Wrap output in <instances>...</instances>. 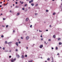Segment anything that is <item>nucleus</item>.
I'll list each match as a JSON object with an SVG mask.
<instances>
[{
    "label": "nucleus",
    "mask_w": 62,
    "mask_h": 62,
    "mask_svg": "<svg viewBox=\"0 0 62 62\" xmlns=\"http://www.w3.org/2000/svg\"><path fill=\"white\" fill-rule=\"evenodd\" d=\"M1 38H3L4 37V36L3 35H2L1 36Z\"/></svg>",
    "instance_id": "b1692460"
},
{
    "label": "nucleus",
    "mask_w": 62,
    "mask_h": 62,
    "mask_svg": "<svg viewBox=\"0 0 62 62\" xmlns=\"http://www.w3.org/2000/svg\"><path fill=\"white\" fill-rule=\"evenodd\" d=\"M56 50H57L58 49V48L57 47H56Z\"/></svg>",
    "instance_id": "c756f323"
},
{
    "label": "nucleus",
    "mask_w": 62,
    "mask_h": 62,
    "mask_svg": "<svg viewBox=\"0 0 62 62\" xmlns=\"http://www.w3.org/2000/svg\"><path fill=\"white\" fill-rule=\"evenodd\" d=\"M6 5V4H3V5H4V6H5V5Z\"/></svg>",
    "instance_id": "49530a36"
},
{
    "label": "nucleus",
    "mask_w": 62,
    "mask_h": 62,
    "mask_svg": "<svg viewBox=\"0 0 62 62\" xmlns=\"http://www.w3.org/2000/svg\"><path fill=\"white\" fill-rule=\"evenodd\" d=\"M42 47H43V45H41L39 47L40 48H42Z\"/></svg>",
    "instance_id": "f03ea898"
},
{
    "label": "nucleus",
    "mask_w": 62,
    "mask_h": 62,
    "mask_svg": "<svg viewBox=\"0 0 62 62\" xmlns=\"http://www.w3.org/2000/svg\"><path fill=\"white\" fill-rule=\"evenodd\" d=\"M22 58H24V56L23 55H22Z\"/></svg>",
    "instance_id": "1a4fd4ad"
},
{
    "label": "nucleus",
    "mask_w": 62,
    "mask_h": 62,
    "mask_svg": "<svg viewBox=\"0 0 62 62\" xmlns=\"http://www.w3.org/2000/svg\"><path fill=\"white\" fill-rule=\"evenodd\" d=\"M31 2H33V0H31Z\"/></svg>",
    "instance_id": "473e14b6"
},
{
    "label": "nucleus",
    "mask_w": 62,
    "mask_h": 62,
    "mask_svg": "<svg viewBox=\"0 0 62 62\" xmlns=\"http://www.w3.org/2000/svg\"><path fill=\"white\" fill-rule=\"evenodd\" d=\"M31 5L32 6H33L34 5V4L33 3H32L31 4Z\"/></svg>",
    "instance_id": "f8f14e48"
},
{
    "label": "nucleus",
    "mask_w": 62,
    "mask_h": 62,
    "mask_svg": "<svg viewBox=\"0 0 62 62\" xmlns=\"http://www.w3.org/2000/svg\"><path fill=\"white\" fill-rule=\"evenodd\" d=\"M16 59H14L13 60L14 61H15V60H16Z\"/></svg>",
    "instance_id": "c9c22d12"
},
{
    "label": "nucleus",
    "mask_w": 62,
    "mask_h": 62,
    "mask_svg": "<svg viewBox=\"0 0 62 62\" xmlns=\"http://www.w3.org/2000/svg\"><path fill=\"white\" fill-rule=\"evenodd\" d=\"M13 32H14V33L15 32V30H13Z\"/></svg>",
    "instance_id": "f3484780"
},
{
    "label": "nucleus",
    "mask_w": 62,
    "mask_h": 62,
    "mask_svg": "<svg viewBox=\"0 0 62 62\" xmlns=\"http://www.w3.org/2000/svg\"><path fill=\"white\" fill-rule=\"evenodd\" d=\"M16 51H18V49H16Z\"/></svg>",
    "instance_id": "37998d69"
},
{
    "label": "nucleus",
    "mask_w": 62,
    "mask_h": 62,
    "mask_svg": "<svg viewBox=\"0 0 62 62\" xmlns=\"http://www.w3.org/2000/svg\"><path fill=\"white\" fill-rule=\"evenodd\" d=\"M21 4H23V2L21 3Z\"/></svg>",
    "instance_id": "393cba45"
},
{
    "label": "nucleus",
    "mask_w": 62,
    "mask_h": 62,
    "mask_svg": "<svg viewBox=\"0 0 62 62\" xmlns=\"http://www.w3.org/2000/svg\"><path fill=\"white\" fill-rule=\"evenodd\" d=\"M26 48H27V49H28V47H27Z\"/></svg>",
    "instance_id": "680f3d73"
},
{
    "label": "nucleus",
    "mask_w": 62,
    "mask_h": 62,
    "mask_svg": "<svg viewBox=\"0 0 62 62\" xmlns=\"http://www.w3.org/2000/svg\"><path fill=\"white\" fill-rule=\"evenodd\" d=\"M10 12H11V10L10 11Z\"/></svg>",
    "instance_id": "864d4df0"
},
{
    "label": "nucleus",
    "mask_w": 62,
    "mask_h": 62,
    "mask_svg": "<svg viewBox=\"0 0 62 62\" xmlns=\"http://www.w3.org/2000/svg\"><path fill=\"white\" fill-rule=\"evenodd\" d=\"M8 3H7V4H6V6L7 5V4H8Z\"/></svg>",
    "instance_id": "052dcab7"
},
{
    "label": "nucleus",
    "mask_w": 62,
    "mask_h": 62,
    "mask_svg": "<svg viewBox=\"0 0 62 62\" xmlns=\"http://www.w3.org/2000/svg\"><path fill=\"white\" fill-rule=\"evenodd\" d=\"M29 62H31V61H29Z\"/></svg>",
    "instance_id": "774afa93"
},
{
    "label": "nucleus",
    "mask_w": 62,
    "mask_h": 62,
    "mask_svg": "<svg viewBox=\"0 0 62 62\" xmlns=\"http://www.w3.org/2000/svg\"><path fill=\"white\" fill-rule=\"evenodd\" d=\"M5 44H7V41H5Z\"/></svg>",
    "instance_id": "dca6fc26"
},
{
    "label": "nucleus",
    "mask_w": 62,
    "mask_h": 62,
    "mask_svg": "<svg viewBox=\"0 0 62 62\" xmlns=\"http://www.w3.org/2000/svg\"><path fill=\"white\" fill-rule=\"evenodd\" d=\"M38 4H36V5L35 6L36 7V6H38Z\"/></svg>",
    "instance_id": "6ab92c4d"
},
{
    "label": "nucleus",
    "mask_w": 62,
    "mask_h": 62,
    "mask_svg": "<svg viewBox=\"0 0 62 62\" xmlns=\"http://www.w3.org/2000/svg\"><path fill=\"white\" fill-rule=\"evenodd\" d=\"M51 62H54V60L52 59V60L51 61Z\"/></svg>",
    "instance_id": "412c9836"
},
{
    "label": "nucleus",
    "mask_w": 62,
    "mask_h": 62,
    "mask_svg": "<svg viewBox=\"0 0 62 62\" xmlns=\"http://www.w3.org/2000/svg\"><path fill=\"white\" fill-rule=\"evenodd\" d=\"M28 18H27L26 19V21H28Z\"/></svg>",
    "instance_id": "39448f33"
},
{
    "label": "nucleus",
    "mask_w": 62,
    "mask_h": 62,
    "mask_svg": "<svg viewBox=\"0 0 62 62\" xmlns=\"http://www.w3.org/2000/svg\"><path fill=\"white\" fill-rule=\"evenodd\" d=\"M16 44L17 45V46H18V42H16Z\"/></svg>",
    "instance_id": "423d86ee"
},
{
    "label": "nucleus",
    "mask_w": 62,
    "mask_h": 62,
    "mask_svg": "<svg viewBox=\"0 0 62 62\" xmlns=\"http://www.w3.org/2000/svg\"><path fill=\"white\" fill-rule=\"evenodd\" d=\"M13 61H14L13 60H11V62H13Z\"/></svg>",
    "instance_id": "a211bd4d"
},
{
    "label": "nucleus",
    "mask_w": 62,
    "mask_h": 62,
    "mask_svg": "<svg viewBox=\"0 0 62 62\" xmlns=\"http://www.w3.org/2000/svg\"><path fill=\"white\" fill-rule=\"evenodd\" d=\"M32 27V25H31L30 26V27Z\"/></svg>",
    "instance_id": "72a5a7b5"
},
{
    "label": "nucleus",
    "mask_w": 62,
    "mask_h": 62,
    "mask_svg": "<svg viewBox=\"0 0 62 62\" xmlns=\"http://www.w3.org/2000/svg\"><path fill=\"white\" fill-rule=\"evenodd\" d=\"M2 27H5V26L2 25Z\"/></svg>",
    "instance_id": "a18cd8bd"
},
{
    "label": "nucleus",
    "mask_w": 62,
    "mask_h": 62,
    "mask_svg": "<svg viewBox=\"0 0 62 62\" xmlns=\"http://www.w3.org/2000/svg\"><path fill=\"white\" fill-rule=\"evenodd\" d=\"M27 4H25L24 5V7H26V6H27Z\"/></svg>",
    "instance_id": "ddd939ff"
},
{
    "label": "nucleus",
    "mask_w": 62,
    "mask_h": 62,
    "mask_svg": "<svg viewBox=\"0 0 62 62\" xmlns=\"http://www.w3.org/2000/svg\"><path fill=\"white\" fill-rule=\"evenodd\" d=\"M22 2V1H21L20 2V3H21Z\"/></svg>",
    "instance_id": "bf43d9fd"
},
{
    "label": "nucleus",
    "mask_w": 62,
    "mask_h": 62,
    "mask_svg": "<svg viewBox=\"0 0 62 62\" xmlns=\"http://www.w3.org/2000/svg\"><path fill=\"white\" fill-rule=\"evenodd\" d=\"M37 15H38V14L37 13H35V16Z\"/></svg>",
    "instance_id": "aec40b11"
},
{
    "label": "nucleus",
    "mask_w": 62,
    "mask_h": 62,
    "mask_svg": "<svg viewBox=\"0 0 62 62\" xmlns=\"http://www.w3.org/2000/svg\"><path fill=\"white\" fill-rule=\"evenodd\" d=\"M15 3L16 4H18V2H16Z\"/></svg>",
    "instance_id": "f704fd0d"
},
{
    "label": "nucleus",
    "mask_w": 62,
    "mask_h": 62,
    "mask_svg": "<svg viewBox=\"0 0 62 62\" xmlns=\"http://www.w3.org/2000/svg\"><path fill=\"white\" fill-rule=\"evenodd\" d=\"M1 48H2V47H0V49H1Z\"/></svg>",
    "instance_id": "5fc2aeb1"
},
{
    "label": "nucleus",
    "mask_w": 62,
    "mask_h": 62,
    "mask_svg": "<svg viewBox=\"0 0 62 62\" xmlns=\"http://www.w3.org/2000/svg\"><path fill=\"white\" fill-rule=\"evenodd\" d=\"M46 12H48V10H46Z\"/></svg>",
    "instance_id": "4be33fe9"
},
{
    "label": "nucleus",
    "mask_w": 62,
    "mask_h": 62,
    "mask_svg": "<svg viewBox=\"0 0 62 62\" xmlns=\"http://www.w3.org/2000/svg\"><path fill=\"white\" fill-rule=\"evenodd\" d=\"M16 56H17L18 58H19V57H20V56L19 54H16Z\"/></svg>",
    "instance_id": "7ed1b4c3"
},
{
    "label": "nucleus",
    "mask_w": 62,
    "mask_h": 62,
    "mask_svg": "<svg viewBox=\"0 0 62 62\" xmlns=\"http://www.w3.org/2000/svg\"><path fill=\"white\" fill-rule=\"evenodd\" d=\"M29 38V36H27L26 37V39L27 40Z\"/></svg>",
    "instance_id": "f257e3e1"
},
{
    "label": "nucleus",
    "mask_w": 62,
    "mask_h": 62,
    "mask_svg": "<svg viewBox=\"0 0 62 62\" xmlns=\"http://www.w3.org/2000/svg\"><path fill=\"white\" fill-rule=\"evenodd\" d=\"M59 45H61V44H62V43H61V42H60L59 43Z\"/></svg>",
    "instance_id": "9d476101"
},
{
    "label": "nucleus",
    "mask_w": 62,
    "mask_h": 62,
    "mask_svg": "<svg viewBox=\"0 0 62 62\" xmlns=\"http://www.w3.org/2000/svg\"><path fill=\"white\" fill-rule=\"evenodd\" d=\"M53 37L54 38H55V36L54 35L53 36Z\"/></svg>",
    "instance_id": "6e6552de"
},
{
    "label": "nucleus",
    "mask_w": 62,
    "mask_h": 62,
    "mask_svg": "<svg viewBox=\"0 0 62 62\" xmlns=\"http://www.w3.org/2000/svg\"><path fill=\"white\" fill-rule=\"evenodd\" d=\"M0 8H1V7H2V5H0Z\"/></svg>",
    "instance_id": "603ef678"
},
{
    "label": "nucleus",
    "mask_w": 62,
    "mask_h": 62,
    "mask_svg": "<svg viewBox=\"0 0 62 62\" xmlns=\"http://www.w3.org/2000/svg\"><path fill=\"white\" fill-rule=\"evenodd\" d=\"M11 43V42H10L8 43V44L9 45V46H10V44Z\"/></svg>",
    "instance_id": "20e7f679"
},
{
    "label": "nucleus",
    "mask_w": 62,
    "mask_h": 62,
    "mask_svg": "<svg viewBox=\"0 0 62 62\" xmlns=\"http://www.w3.org/2000/svg\"><path fill=\"white\" fill-rule=\"evenodd\" d=\"M9 58H11V56H9Z\"/></svg>",
    "instance_id": "7c9ffc66"
},
{
    "label": "nucleus",
    "mask_w": 62,
    "mask_h": 62,
    "mask_svg": "<svg viewBox=\"0 0 62 62\" xmlns=\"http://www.w3.org/2000/svg\"><path fill=\"white\" fill-rule=\"evenodd\" d=\"M18 43H21V42L20 41H19V42H18Z\"/></svg>",
    "instance_id": "ea45409f"
},
{
    "label": "nucleus",
    "mask_w": 62,
    "mask_h": 62,
    "mask_svg": "<svg viewBox=\"0 0 62 62\" xmlns=\"http://www.w3.org/2000/svg\"><path fill=\"white\" fill-rule=\"evenodd\" d=\"M8 25H7L6 26V27H7H7H8Z\"/></svg>",
    "instance_id": "5701e85b"
},
{
    "label": "nucleus",
    "mask_w": 62,
    "mask_h": 62,
    "mask_svg": "<svg viewBox=\"0 0 62 62\" xmlns=\"http://www.w3.org/2000/svg\"><path fill=\"white\" fill-rule=\"evenodd\" d=\"M3 15V14H1L0 15Z\"/></svg>",
    "instance_id": "3c124183"
},
{
    "label": "nucleus",
    "mask_w": 62,
    "mask_h": 62,
    "mask_svg": "<svg viewBox=\"0 0 62 62\" xmlns=\"http://www.w3.org/2000/svg\"><path fill=\"white\" fill-rule=\"evenodd\" d=\"M52 50H53V49H54V48L53 47H52Z\"/></svg>",
    "instance_id": "c03bdc74"
},
{
    "label": "nucleus",
    "mask_w": 62,
    "mask_h": 62,
    "mask_svg": "<svg viewBox=\"0 0 62 62\" xmlns=\"http://www.w3.org/2000/svg\"><path fill=\"white\" fill-rule=\"evenodd\" d=\"M2 2H0V4H2Z\"/></svg>",
    "instance_id": "e2e57ef3"
},
{
    "label": "nucleus",
    "mask_w": 62,
    "mask_h": 62,
    "mask_svg": "<svg viewBox=\"0 0 62 62\" xmlns=\"http://www.w3.org/2000/svg\"><path fill=\"white\" fill-rule=\"evenodd\" d=\"M40 37H42V36L41 35L40 36Z\"/></svg>",
    "instance_id": "13d9d810"
},
{
    "label": "nucleus",
    "mask_w": 62,
    "mask_h": 62,
    "mask_svg": "<svg viewBox=\"0 0 62 62\" xmlns=\"http://www.w3.org/2000/svg\"><path fill=\"white\" fill-rule=\"evenodd\" d=\"M5 47H3V50H5Z\"/></svg>",
    "instance_id": "a19ab883"
},
{
    "label": "nucleus",
    "mask_w": 62,
    "mask_h": 62,
    "mask_svg": "<svg viewBox=\"0 0 62 62\" xmlns=\"http://www.w3.org/2000/svg\"><path fill=\"white\" fill-rule=\"evenodd\" d=\"M25 57H27V55H25Z\"/></svg>",
    "instance_id": "c85d7f7f"
},
{
    "label": "nucleus",
    "mask_w": 62,
    "mask_h": 62,
    "mask_svg": "<svg viewBox=\"0 0 62 62\" xmlns=\"http://www.w3.org/2000/svg\"><path fill=\"white\" fill-rule=\"evenodd\" d=\"M19 14H20V13H18L17 14V16H18V15H19Z\"/></svg>",
    "instance_id": "0eeeda50"
},
{
    "label": "nucleus",
    "mask_w": 62,
    "mask_h": 62,
    "mask_svg": "<svg viewBox=\"0 0 62 62\" xmlns=\"http://www.w3.org/2000/svg\"><path fill=\"white\" fill-rule=\"evenodd\" d=\"M47 60H50V58H48L47 59Z\"/></svg>",
    "instance_id": "bb28decb"
},
{
    "label": "nucleus",
    "mask_w": 62,
    "mask_h": 62,
    "mask_svg": "<svg viewBox=\"0 0 62 62\" xmlns=\"http://www.w3.org/2000/svg\"><path fill=\"white\" fill-rule=\"evenodd\" d=\"M25 31H23V33H25Z\"/></svg>",
    "instance_id": "6e6d98bb"
},
{
    "label": "nucleus",
    "mask_w": 62,
    "mask_h": 62,
    "mask_svg": "<svg viewBox=\"0 0 62 62\" xmlns=\"http://www.w3.org/2000/svg\"><path fill=\"white\" fill-rule=\"evenodd\" d=\"M21 39H23V37H21Z\"/></svg>",
    "instance_id": "2f4dec72"
},
{
    "label": "nucleus",
    "mask_w": 62,
    "mask_h": 62,
    "mask_svg": "<svg viewBox=\"0 0 62 62\" xmlns=\"http://www.w3.org/2000/svg\"><path fill=\"white\" fill-rule=\"evenodd\" d=\"M39 32H42V31H40V30H39Z\"/></svg>",
    "instance_id": "58836bf2"
},
{
    "label": "nucleus",
    "mask_w": 62,
    "mask_h": 62,
    "mask_svg": "<svg viewBox=\"0 0 62 62\" xmlns=\"http://www.w3.org/2000/svg\"><path fill=\"white\" fill-rule=\"evenodd\" d=\"M11 50H10V51H9V52H11Z\"/></svg>",
    "instance_id": "4d7b16f0"
},
{
    "label": "nucleus",
    "mask_w": 62,
    "mask_h": 62,
    "mask_svg": "<svg viewBox=\"0 0 62 62\" xmlns=\"http://www.w3.org/2000/svg\"><path fill=\"white\" fill-rule=\"evenodd\" d=\"M51 39H48V41H51Z\"/></svg>",
    "instance_id": "cd10ccee"
},
{
    "label": "nucleus",
    "mask_w": 62,
    "mask_h": 62,
    "mask_svg": "<svg viewBox=\"0 0 62 62\" xmlns=\"http://www.w3.org/2000/svg\"><path fill=\"white\" fill-rule=\"evenodd\" d=\"M3 20H6V19L4 18L3 19Z\"/></svg>",
    "instance_id": "4c0bfd02"
},
{
    "label": "nucleus",
    "mask_w": 62,
    "mask_h": 62,
    "mask_svg": "<svg viewBox=\"0 0 62 62\" xmlns=\"http://www.w3.org/2000/svg\"><path fill=\"white\" fill-rule=\"evenodd\" d=\"M58 40H60V39H60V38H58Z\"/></svg>",
    "instance_id": "9b49d317"
},
{
    "label": "nucleus",
    "mask_w": 62,
    "mask_h": 62,
    "mask_svg": "<svg viewBox=\"0 0 62 62\" xmlns=\"http://www.w3.org/2000/svg\"><path fill=\"white\" fill-rule=\"evenodd\" d=\"M43 39H41V40H43Z\"/></svg>",
    "instance_id": "09e8293b"
},
{
    "label": "nucleus",
    "mask_w": 62,
    "mask_h": 62,
    "mask_svg": "<svg viewBox=\"0 0 62 62\" xmlns=\"http://www.w3.org/2000/svg\"><path fill=\"white\" fill-rule=\"evenodd\" d=\"M50 27H51V26H51V25H50Z\"/></svg>",
    "instance_id": "0e129e2a"
},
{
    "label": "nucleus",
    "mask_w": 62,
    "mask_h": 62,
    "mask_svg": "<svg viewBox=\"0 0 62 62\" xmlns=\"http://www.w3.org/2000/svg\"><path fill=\"white\" fill-rule=\"evenodd\" d=\"M31 62H32L33 61H32V60H31Z\"/></svg>",
    "instance_id": "de8ad7c7"
},
{
    "label": "nucleus",
    "mask_w": 62,
    "mask_h": 62,
    "mask_svg": "<svg viewBox=\"0 0 62 62\" xmlns=\"http://www.w3.org/2000/svg\"><path fill=\"white\" fill-rule=\"evenodd\" d=\"M13 6H14V4H13Z\"/></svg>",
    "instance_id": "338daca9"
},
{
    "label": "nucleus",
    "mask_w": 62,
    "mask_h": 62,
    "mask_svg": "<svg viewBox=\"0 0 62 62\" xmlns=\"http://www.w3.org/2000/svg\"><path fill=\"white\" fill-rule=\"evenodd\" d=\"M29 3H31V1H29Z\"/></svg>",
    "instance_id": "a878e982"
},
{
    "label": "nucleus",
    "mask_w": 62,
    "mask_h": 62,
    "mask_svg": "<svg viewBox=\"0 0 62 62\" xmlns=\"http://www.w3.org/2000/svg\"><path fill=\"white\" fill-rule=\"evenodd\" d=\"M46 31H48V30H46Z\"/></svg>",
    "instance_id": "79ce46f5"
},
{
    "label": "nucleus",
    "mask_w": 62,
    "mask_h": 62,
    "mask_svg": "<svg viewBox=\"0 0 62 62\" xmlns=\"http://www.w3.org/2000/svg\"><path fill=\"white\" fill-rule=\"evenodd\" d=\"M28 8L29 9H30V7H29Z\"/></svg>",
    "instance_id": "8fccbe9b"
},
{
    "label": "nucleus",
    "mask_w": 62,
    "mask_h": 62,
    "mask_svg": "<svg viewBox=\"0 0 62 62\" xmlns=\"http://www.w3.org/2000/svg\"><path fill=\"white\" fill-rule=\"evenodd\" d=\"M22 9L23 10H24V8H22Z\"/></svg>",
    "instance_id": "e433bc0d"
},
{
    "label": "nucleus",
    "mask_w": 62,
    "mask_h": 62,
    "mask_svg": "<svg viewBox=\"0 0 62 62\" xmlns=\"http://www.w3.org/2000/svg\"><path fill=\"white\" fill-rule=\"evenodd\" d=\"M57 55H59V53H58Z\"/></svg>",
    "instance_id": "69168bd1"
},
{
    "label": "nucleus",
    "mask_w": 62,
    "mask_h": 62,
    "mask_svg": "<svg viewBox=\"0 0 62 62\" xmlns=\"http://www.w3.org/2000/svg\"><path fill=\"white\" fill-rule=\"evenodd\" d=\"M15 8H19V7H18V6H16V7Z\"/></svg>",
    "instance_id": "2eb2a0df"
},
{
    "label": "nucleus",
    "mask_w": 62,
    "mask_h": 62,
    "mask_svg": "<svg viewBox=\"0 0 62 62\" xmlns=\"http://www.w3.org/2000/svg\"><path fill=\"white\" fill-rule=\"evenodd\" d=\"M55 14H56V13H54L53 14V15H55Z\"/></svg>",
    "instance_id": "4468645a"
}]
</instances>
